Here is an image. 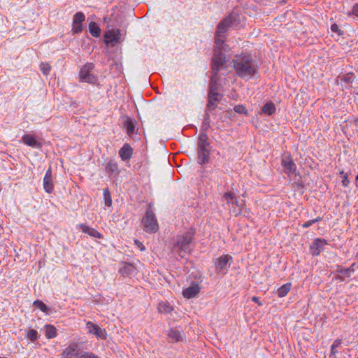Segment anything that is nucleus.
I'll use <instances>...</instances> for the list:
<instances>
[{
  "mask_svg": "<svg viewBox=\"0 0 358 358\" xmlns=\"http://www.w3.org/2000/svg\"><path fill=\"white\" fill-rule=\"evenodd\" d=\"M233 63L235 72L240 78H250L257 72L255 62L250 55L236 56Z\"/></svg>",
  "mask_w": 358,
  "mask_h": 358,
  "instance_id": "nucleus-1",
  "label": "nucleus"
},
{
  "mask_svg": "<svg viewBox=\"0 0 358 358\" xmlns=\"http://www.w3.org/2000/svg\"><path fill=\"white\" fill-rule=\"evenodd\" d=\"M194 235L195 229L190 228L184 234L177 236V242L174 248H178V254L180 257L183 258L186 255L190 254V244L194 240Z\"/></svg>",
  "mask_w": 358,
  "mask_h": 358,
  "instance_id": "nucleus-2",
  "label": "nucleus"
},
{
  "mask_svg": "<svg viewBox=\"0 0 358 358\" xmlns=\"http://www.w3.org/2000/svg\"><path fill=\"white\" fill-rule=\"evenodd\" d=\"M234 21H236V16L230 15L219 23L215 32V41L216 48L218 49L217 51H221V50L224 49L223 45L224 34L227 32L228 28L232 25Z\"/></svg>",
  "mask_w": 358,
  "mask_h": 358,
  "instance_id": "nucleus-3",
  "label": "nucleus"
},
{
  "mask_svg": "<svg viewBox=\"0 0 358 358\" xmlns=\"http://www.w3.org/2000/svg\"><path fill=\"white\" fill-rule=\"evenodd\" d=\"M141 222L143 226L144 231L148 233H155L158 230L159 226L157 220L155 217L151 203L148 205L145 211V215L142 218Z\"/></svg>",
  "mask_w": 358,
  "mask_h": 358,
  "instance_id": "nucleus-4",
  "label": "nucleus"
},
{
  "mask_svg": "<svg viewBox=\"0 0 358 358\" xmlns=\"http://www.w3.org/2000/svg\"><path fill=\"white\" fill-rule=\"evenodd\" d=\"M94 65L92 63H87L80 70L79 77L82 82L94 84L97 81L96 77L91 73L94 69Z\"/></svg>",
  "mask_w": 358,
  "mask_h": 358,
  "instance_id": "nucleus-5",
  "label": "nucleus"
},
{
  "mask_svg": "<svg viewBox=\"0 0 358 358\" xmlns=\"http://www.w3.org/2000/svg\"><path fill=\"white\" fill-rule=\"evenodd\" d=\"M225 63V55L221 51L215 50V52L212 59L211 69L212 72L214 73V77H216L218 72Z\"/></svg>",
  "mask_w": 358,
  "mask_h": 358,
  "instance_id": "nucleus-6",
  "label": "nucleus"
},
{
  "mask_svg": "<svg viewBox=\"0 0 358 358\" xmlns=\"http://www.w3.org/2000/svg\"><path fill=\"white\" fill-rule=\"evenodd\" d=\"M121 34L120 30H108L104 34V42L106 44L115 45L120 41Z\"/></svg>",
  "mask_w": 358,
  "mask_h": 358,
  "instance_id": "nucleus-7",
  "label": "nucleus"
},
{
  "mask_svg": "<svg viewBox=\"0 0 358 358\" xmlns=\"http://www.w3.org/2000/svg\"><path fill=\"white\" fill-rule=\"evenodd\" d=\"M86 327L89 334H94L97 338H100L103 340L106 339V331L104 329L100 328L97 324H95L92 322H87L86 323Z\"/></svg>",
  "mask_w": 358,
  "mask_h": 358,
  "instance_id": "nucleus-8",
  "label": "nucleus"
},
{
  "mask_svg": "<svg viewBox=\"0 0 358 358\" xmlns=\"http://www.w3.org/2000/svg\"><path fill=\"white\" fill-rule=\"evenodd\" d=\"M85 16L82 12H77L73 17L72 31L73 34H79L83 31L82 23L85 21Z\"/></svg>",
  "mask_w": 358,
  "mask_h": 358,
  "instance_id": "nucleus-9",
  "label": "nucleus"
},
{
  "mask_svg": "<svg viewBox=\"0 0 358 358\" xmlns=\"http://www.w3.org/2000/svg\"><path fill=\"white\" fill-rule=\"evenodd\" d=\"M80 348L79 345L77 343H71L68 347H66L62 353V358H73V357H79Z\"/></svg>",
  "mask_w": 358,
  "mask_h": 358,
  "instance_id": "nucleus-10",
  "label": "nucleus"
},
{
  "mask_svg": "<svg viewBox=\"0 0 358 358\" xmlns=\"http://www.w3.org/2000/svg\"><path fill=\"white\" fill-rule=\"evenodd\" d=\"M282 165L287 174H292L296 170V166L289 155L285 156L282 158Z\"/></svg>",
  "mask_w": 358,
  "mask_h": 358,
  "instance_id": "nucleus-11",
  "label": "nucleus"
},
{
  "mask_svg": "<svg viewBox=\"0 0 358 358\" xmlns=\"http://www.w3.org/2000/svg\"><path fill=\"white\" fill-rule=\"evenodd\" d=\"M221 98L222 95L219 93H208V102L206 105V110L215 109Z\"/></svg>",
  "mask_w": 358,
  "mask_h": 358,
  "instance_id": "nucleus-12",
  "label": "nucleus"
},
{
  "mask_svg": "<svg viewBox=\"0 0 358 358\" xmlns=\"http://www.w3.org/2000/svg\"><path fill=\"white\" fill-rule=\"evenodd\" d=\"M232 262V257L229 255H226L217 259V270L222 271L230 266Z\"/></svg>",
  "mask_w": 358,
  "mask_h": 358,
  "instance_id": "nucleus-13",
  "label": "nucleus"
},
{
  "mask_svg": "<svg viewBox=\"0 0 358 358\" xmlns=\"http://www.w3.org/2000/svg\"><path fill=\"white\" fill-rule=\"evenodd\" d=\"M132 153L133 149L128 143L124 144L119 151V155L123 161L129 160L131 158Z\"/></svg>",
  "mask_w": 358,
  "mask_h": 358,
  "instance_id": "nucleus-14",
  "label": "nucleus"
},
{
  "mask_svg": "<svg viewBox=\"0 0 358 358\" xmlns=\"http://www.w3.org/2000/svg\"><path fill=\"white\" fill-rule=\"evenodd\" d=\"M200 291V287L197 284H193L182 291V295L187 299L194 297Z\"/></svg>",
  "mask_w": 358,
  "mask_h": 358,
  "instance_id": "nucleus-15",
  "label": "nucleus"
},
{
  "mask_svg": "<svg viewBox=\"0 0 358 358\" xmlns=\"http://www.w3.org/2000/svg\"><path fill=\"white\" fill-rule=\"evenodd\" d=\"M210 151L208 148H198V163L204 164L209 161Z\"/></svg>",
  "mask_w": 358,
  "mask_h": 358,
  "instance_id": "nucleus-16",
  "label": "nucleus"
},
{
  "mask_svg": "<svg viewBox=\"0 0 358 358\" xmlns=\"http://www.w3.org/2000/svg\"><path fill=\"white\" fill-rule=\"evenodd\" d=\"M325 243V241H322L320 238L316 239L310 246L312 255L315 256L319 255L321 251L323 250V246Z\"/></svg>",
  "mask_w": 358,
  "mask_h": 358,
  "instance_id": "nucleus-17",
  "label": "nucleus"
},
{
  "mask_svg": "<svg viewBox=\"0 0 358 358\" xmlns=\"http://www.w3.org/2000/svg\"><path fill=\"white\" fill-rule=\"evenodd\" d=\"M136 122L134 119H131L129 117H127L124 121V127L127 129V134L131 136L136 134Z\"/></svg>",
  "mask_w": 358,
  "mask_h": 358,
  "instance_id": "nucleus-18",
  "label": "nucleus"
},
{
  "mask_svg": "<svg viewBox=\"0 0 358 358\" xmlns=\"http://www.w3.org/2000/svg\"><path fill=\"white\" fill-rule=\"evenodd\" d=\"M105 171L109 176H111L113 174H118L119 171L117 163L114 159H110L106 165Z\"/></svg>",
  "mask_w": 358,
  "mask_h": 358,
  "instance_id": "nucleus-19",
  "label": "nucleus"
},
{
  "mask_svg": "<svg viewBox=\"0 0 358 358\" xmlns=\"http://www.w3.org/2000/svg\"><path fill=\"white\" fill-rule=\"evenodd\" d=\"M79 227L80 228L82 232L87 234L92 237L96 238H102V235L101 233H99L96 229L91 228L85 224H80L79 225Z\"/></svg>",
  "mask_w": 358,
  "mask_h": 358,
  "instance_id": "nucleus-20",
  "label": "nucleus"
},
{
  "mask_svg": "<svg viewBox=\"0 0 358 358\" xmlns=\"http://www.w3.org/2000/svg\"><path fill=\"white\" fill-rule=\"evenodd\" d=\"M22 142L32 148H40L41 144L38 142L35 138L30 134H25L22 137Z\"/></svg>",
  "mask_w": 358,
  "mask_h": 358,
  "instance_id": "nucleus-21",
  "label": "nucleus"
},
{
  "mask_svg": "<svg viewBox=\"0 0 358 358\" xmlns=\"http://www.w3.org/2000/svg\"><path fill=\"white\" fill-rule=\"evenodd\" d=\"M173 342L182 341L184 337L183 331L171 329L167 334Z\"/></svg>",
  "mask_w": 358,
  "mask_h": 358,
  "instance_id": "nucleus-22",
  "label": "nucleus"
},
{
  "mask_svg": "<svg viewBox=\"0 0 358 358\" xmlns=\"http://www.w3.org/2000/svg\"><path fill=\"white\" fill-rule=\"evenodd\" d=\"M222 198L224 201H226L227 203H228V204L231 203V204H235L238 206H239L238 201L237 200L236 196H235V194L231 192H226L223 195Z\"/></svg>",
  "mask_w": 358,
  "mask_h": 358,
  "instance_id": "nucleus-23",
  "label": "nucleus"
},
{
  "mask_svg": "<svg viewBox=\"0 0 358 358\" xmlns=\"http://www.w3.org/2000/svg\"><path fill=\"white\" fill-rule=\"evenodd\" d=\"M262 111V113L268 115H273L275 112V104L272 101L266 103L263 106Z\"/></svg>",
  "mask_w": 358,
  "mask_h": 358,
  "instance_id": "nucleus-24",
  "label": "nucleus"
},
{
  "mask_svg": "<svg viewBox=\"0 0 358 358\" xmlns=\"http://www.w3.org/2000/svg\"><path fill=\"white\" fill-rule=\"evenodd\" d=\"M45 336L47 338L50 339L57 336V329L51 324H46L45 326Z\"/></svg>",
  "mask_w": 358,
  "mask_h": 358,
  "instance_id": "nucleus-25",
  "label": "nucleus"
},
{
  "mask_svg": "<svg viewBox=\"0 0 358 358\" xmlns=\"http://www.w3.org/2000/svg\"><path fill=\"white\" fill-rule=\"evenodd\" d=\"M89 31L90 34L94 37H99L101 34V29L94 22H91L89 24Z\"/></svg>",
  "mask_w": 358,
  "mask_h": 358,
  "instance_id": "nucleus-26",
  "label": "nucleus"
},
{
  "mask_svg": "<svg viewBox=\"0 0 358 358\" xmlns=\"http://www.w3.org/2000/svg\"><path fill=\"white\" fill-rule=\"evenodd\" d=\"M136 271V268L131 264H125L121 268L120 272L123 275H129L133 274Z\"/></svg>",
  "mask_w": 358,
  "mask_h": 358,
  "instance_id": "nucleus-27",
  "label": "nucleus"
},
{
  "mask_svg": "<svg viewBox=\"0 0 358 358\" xmlns=\"http://www.w3.org/2000/svg\"><path fill=\"white\" fill-rule=\"evenodd\" d=\"M217 76L216 77H214V73H213L209 84V93H217Z\"/></svg>",
  "mask_w": 358,
  "mask_h": 358,
  "instance_id": "nucleus-28",
  "label": "nucleus"
},
{
  "mask_svg": "<svg viewBox=\"0 0 358 358\" xmlns=\"http://www.w3.org/2000/svg\"><path fill=\"white\" fill-rule=\"evenodd\" d=\"M291 289V283H286L282 285L277 290L278 296L280 298L285 296Z\"/></svg>",
  "mask_w": 358,
  "mask_h": 358,
  "instance_id": "nucleus-29",
  "label": "nucleus"
},
{
  "mask_svg": "<svg viewBox=\"0 0 358 358\" xmlns=\"http://www.w3.org/2000/svg\"><path fill=\"white\" fill-rule=\"evenodd\" d=\"M208 146L209 143L206 133H201L198 141V148H208Z\"/></svg>",
  "mask_w": 358,
  "mask_h": 358,
  "instance_id": "nucleus-30",
  "label": "nucleus"
},
{
  "mask_svg": "<svg viewBox=\"0 0 358 358\" xmlns=\"http://www.w3.org/2000/svg\"><path fill=\"white\" fill-rule=\"evenodd\" d=\"M43 188L45 191L48 194H50L53 192L54 185L52 182V178H43Z\"/></svg>",
  "mask_w": 358,
  "mask_h": 358,
  "instance_id": "nucleus-31",
  "label": "nucleus"
},
{
  "mask_svg": "<svg viewBox=\"0 0 358 358\" xmlns=\"http://www.w3.org/2000/svg\"><path fill=\"white\" fill-rule=\"evenodd\" d=\"M341 81H343L347 84H352L353 80L355 78V76L353 73H348L343 76L339 77Z\"/></svg>",
  "mask_w": 358,
  "mask_h": 358,
  "instance_id": "nucleus-32",
  "label": "nucleus"
},
{
  "mask_svg": "<svg viewBox=\"0 0 358 358\" xmlns=\"http://www.w3.org/2000/svg\"><path fill=\"white\" fill-rule=\"evenodd\" d=\"M104 203L106 206H110L112 204V199L108 189H103Z\"/></svg>",
  "mask_w": 358,
  "mask_h": 358,
  "instance_id": "nucleus-33",
  "label": "nucleus"
},
{
  "mask_svg": "<svg viewBox=\"0 0 358 358\" xmlns=\"http://www.w3.org/2000/svg\"><path fill=\"white\" fill-rule=\"evenodd\" d=\"M27 338L32 342L36 341L38 338V333L34 329H29L27 332Z\"/></svg>",
  "mask_w": 358,
  "mask_h": 358,
  "instance_id": "nucleus-34",
  "label": "nucleus"
},
{
  "mask_svg": "<svg viewBox=\"0 0 358 358\" xmlns=\"http://www.w3.org/2000/svg\"><path fill=\"white\" fill-rule=\"evenodd\" d=\"M34 306L39 308L42 312L47 313L48 308L47 306L41 301L37 300L34 302Z\"/></svg>",
  "mask_w": 358,
  "mask_h": 358,
  "instance_id": "nucleus-35",
  "label": "nucleus"
},
{
  "mask_svg": "<svg viewBox=\"0 0 358 358\" xmlns=\"http://www.w3.org/2000/svg\"><path fill=\"white\" fill-rule=\"evenodd\" d=\"M40 67L41 71L43 72L44 75H48L51 70V66L48 63H41Z\"/></svg>",
  "mask_w": 358,
  "mask_h": 358,
  "instance_id": "nucleus-36",
  "label": "nucleus"
},
{
  "mask_svg": "<svg viewBox=\"0 0 358 358\" xmlns=\"http://www.w3.org/2000/svg\"><path fill=\"white\" fill-rule=\"evenodd\" d=\"M234 110L236 113L239 114H248V110L243 105H236L234 106Z\"/></svg>",
  "mask_w": 358,
  "mask_h": 358,
  "instance_id": "nucleus-37",
  "label": "nucleus"
},
{
  "mask_svg": "<svg viewBox=\"0 0 358 358\" xmlns=\"http://www.w3.org/2000/svg\"><path fill=\"white\" fill-rule=\"evenodd\" d=\"M79 358H99L98 356L92 352H83L80 353Z\"/></svg>",
  "mask_w": 358,
  "mask_h": 358,
  "instance_id": "nucleus-38",
  "label": "nucleus"
},
{
  "mask_svg": "<svg viewBox=\"0 0 358 358\" xmlns=\"http://www.w3.org/2000/svg\"><path fill=\"white\" fill-rule=\"evenodd\" d=\"M331 30L333 32L337 33L338 36H342L343 34V31L340 29L336 23L331 24Z\"/></svg>",
  "mask_w": 358,
  "mask_h": 358,
  "instance_id": "nucleus-39",
  "label": "nucleus"
},
{
  "mask_svg": "<svg viewBox=\"0 0 358 358\" xmlns=\"http://www.w3.org/2000/svg\"><path fill=\"white\" fill-rule=\"evenodd\" d=\"M336 271L338 273H339L343 274V275H345L347 276H350L349 273H348V270L347 268H343L341 266H337Z\"/></svg>",
  "mask_w": 358,
  "mask_h": 358,
  "instance_id": "nucleus-40",
  "label": "nucleus"
},
{
  "mask_svg": "<svg viewBox=\"0 0 358 358\" xmlns=\"http://www.w3.org/2000/svg\"><path fill=\"white\" fill-rule=\"evenodd\" d=\"M210 127V122H203L201 125V131H203L202 133H206L207 130Z\"/></svg>",
  "mask_w": 358,
  "mask_h": 358,
  "instance_id": "nucleus-41",
  "label": "nucleus"
},
{
  "mask_svg": "<svg viewBox=\"0 0 358 358\" xmlns=\"http://www.w3.org/2000/svg\"><path fill=\"white\" fill-rule=\"evenodd\" d=\"M352 14L358 17V3H355L352 10Z\"/></svg>",
  "mask_w": 358,
  "mask_h": 358,
  "instance_id": "nucleus-42",
  "label": "nucleus"
},
{
  "mask_svg": "<svg viewBox=\"0 0 358 358\" xmlns=\"http://www.w3.org/2000/svg\"><path fill=\"white\" fill-rule=\"evenodd\" d=\"M43 178H48V179L52 178V170H51L50 167H49V169L47 170Z\"/></svg>",
  "mask_w": 358,
  "mask_h": 358,
  "instance_id": "nucleus-43",
  "label": "nucleus"
},
{
  "mask_svg": "<svg viewBox=\"0 0 358 358\" xmlns=\"http://www.w3.org/2000/svg\"><path fill=\"white\" fill-rule=\"evenodd\" d=\"M350 183V181L348 180V176H345L343 177V179L342 180V184L344 187H347L348 185V184Z\"/></svg>",
  "mask_w": 358,
  "mask_h": 358,
  "instance_id": "nucleus-44",
  "label": "nucleus"
},
{
  "mask_svg": "<svg viewBox=\"0 0 358 358\" xmlns=\"http://www.w3.org/2000/svg\"><path fill=\"white\" fill-rule=\"evenodd\" d=\"M314 223V221L313 220H309V221H307L305 223L303 224V227L304 228H308L310 226H311Z\"/></svg>",
  "mask_w": 358,
  "mask_h": 358,
  "instance_id": "nucleus-45",
  "label": "nucleus"
},
{
  "mask_svg": "<svg viewBox=\"0 0 358 358\" xmlns=\"http://www.w3.org/2000/svg\"><path fill=\"white\" fill-rule=\"evenodd\" d=\"M252 301L257 303L259 306H262V303L257 296H252Z\"/></svg>",
  "mask_w": 358,
  "mask_h": 358,
  "instance_id": "nucleus-46",
  "label": "nucleus"
},
{
  "mask_svg": "<svg viewBox=\"0 0 358 358\" xmlns=\"http://www.w3.org/2000/svg\"><path fill=\"white\" fill-rule=\"evenodd\" d=\"M341 344V339H336L333 343L332 345L333 347L337 348Z\"/></svg>",
  "mask_w": 358,
  "mask_h": 358,
  "instance_id": "nucleus-47",
  "label": "nucleus"
},
{
  "mask_svg": "<svg viewBox=\"0 0 358 358\" xmlns=\"http://www.w3.org/2000/svg\"><path fill=\"white\" fill-rule=\"evenodd\" d=\"M135 243L136 244V245H138V247L140 248L141 250H145L144 245L140 241H135Z\"/></svg>",
  "mask_w": 358,
  "mask_h": 358,
  "instance_id": "nucleus-48",
  "label": "nucleus"
},
{
  "mask_svg": "<svg viewBox=\"0 0 358 358\" xmlns=\"http://www.w3.org/2000/svg\"><path fill=\"white\" fill-rule=\"evenodd\" d=\"M337 352H338L336 350V348L333 347V345H331V355H335Z\"/></svg>",
  "mask_w": 358,
  "mask_h": 358,
  "instance_id": "nucleus-49",
  "label": "nucleus"
},
{
  "mask_svg": "<svg viewBox=\"0 0 358 358\" xmlns=\"http://www.w3.org/2000/svg\"><path fill=\"white\" fill-rule=\"evenodd\" d=\"M204 122H210V115L208 114V113H206L205 114V117H204Z\"/></svg>",
  "mask_w": 358,
  "mask_h": 358,
  "instance_id": "nucleus-50",
  "label": "nucleus"
},
{
  "mask_svg": "<svg viewBox=\"0 0 358 358\" xmlns=\"http://www.w3.org/2000/svg\"><path fill=\"white\" fill-rule=\"evenodd\" d=\"M355 265V263H353L349 268H348L347 269L348 270V273H350V272H353L354 271V266Z\"/></svg>",
  "mask_w": 358,
  "mask_h": 358,
  "instance_id": "nucleus-51",
  "label": "nucleus"
},
{
  "mask_svg": "<svg viewBox=\"0 0 358 358\" xmlns=\"http://www.w3.org/2000/svg\"><path fill=\"white\" fill-rule=\"evenodd\" d=\"M164 311L169 312L171 310V308L169 305H164Z\"/></svg>",
  "mask_w": 358,
  "mask_h": 358,
  "instance_id": "nucleus-52",
  "label": "nucleus"
},
{
  "mask_svg": "<svg viewBox=\"0 0 358 358\" xmlns=\"http://www.w3.org/2000/svg\"><path fill=\"white\" fill-rule=\"evenodd\" d=\"M321 220H322L321 217H318L316 219H314V220H312L314 221V223H315V222L320 221Z\"/></svg>",
  "mask_w": 358,
  "mask_h": 358,
  "instance_id": "nucleus-53",
  "label": "nucleus"
},
{
  "mask_svg": "<svg viewBox=\"0 0 358 358\" xmlns=\"http://www.w3.org/2000/svg\"><path fill=\"white\" fill-rule=\"evenodd\" d=\"M336 278V279H339V280H341V281H343V280H344V278H343V277H341V276H337Z\"/></svg>",
  "mask_w": 358,
  "mask_h": 358,
  "instance_id": "nucleus-54",
  "label": "nucleus"
},
{
  "mask_svg": "<svg viewBox=\"0 0 358 358\" xmlns=\"http://www.w3.org/2000/svg\"><path fill=\"white\" fill-rule=\"evenodd\" d=\"M240 213H241V211H239V212H238V213H235V215H238V214H239Z\"/></svg>",
  "mask_w": 358,
  "mask_h": 358,
  "instance_id": "nucleus-55",
  "label": "nucleus"
},
{
  "mask_svg": "<svg viewBox=\"0 0 358 358\" xmlns=\"http://www.w3.org/2000/svg\"><path fill=\"white\" fill-rule=\"evenodd\" d=\"M356 180H358V175L356 176Z\"/></svg>",
  "mask_w": 358,
  "mask_h": 358,
  "instance_id": "nucleus-56",
  "label": "nucleus"
},
{
  "mask_svg": "<svg viewBox=\"0 0 358 358\" xmlns=\"http://www.w3.org/2000/svg\"><path fill=\"white\" fill-rule=\"evenodd\" d=\"M0 358H7V357H0Z\"/></svg>",
  "mask_w": 358,
  "mask_h": 358,
  "instance_id": "nucleus-57",
  "label": "nucleus"
}]
</instances>
